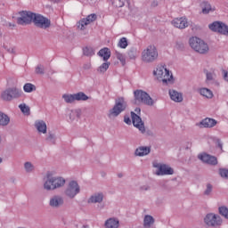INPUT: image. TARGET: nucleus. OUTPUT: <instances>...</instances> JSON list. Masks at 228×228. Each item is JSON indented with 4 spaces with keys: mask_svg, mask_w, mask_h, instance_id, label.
Instances as JSON below:
<instances>
[{
    "mask_svg": "<svg viewBox=\"0 0 228 228\" xmlns=\"http://www.w3.org/2000/svg\"><path fill=\"white\" fill-rule=\"evenodd\" d=\"M61 186H65V178L53 176L50 173L46 174V179L44 183V189L46 191H53V190L61 188Z\"/></svg>",
    "mask_w": 228,
    "mask_h": 228,
    "instance_id": "nucleus-1",
    "label": "nucleus"
},
{
    "mask_svg": "<svg viewBox=\"0 0 228 228\" xmlns=\"http://www.w3.org/2000/svg\"><path fill=\"white\" fill-rule=\"evenodd\" d=\"M131 118L128 115L124 116V122L127 124V126H131L133 124L134 127H136L142 134L145 133V123L142 120V118L136 114L134 111L130 112ZM132 118V121H131Z\"/></svg>",
    "mask_w": 228,
    "mask_h": 228,
    "instance_id": "nucleus-2",
    "label": "nucleus"
},
{
    "mask_svg": "<svg viewBox=\"0 0 228 228\" xmlns=\"http://www.w3.org/2000/svg\"><path fill=\"white\" fill-rule=\"evenodd\" d=\"M189 44L191 49L200 54H208V53H209V45H208V43L197 37H191Z\"/></svg>",
    "mask_w": 228,
    "mask_h": 228,
    "instance_id": "nucleus-3",
    "label": "nucleus"
},
{
    "mask_svg": "<svg viewBox=\"0 0 228 228\" xmlns=\"http://www.w3.org/2000/svg\"><path fill=\"white\" fill-rule=\"evenodd\" d=\"M127 109V102L124 97H118L115 100V104L112 109L109 110V118H117L120 113L126 111Z\"/></svg>",
    "mask_w": 228,
    "mask_h": 228,
    "instance_id": "nucleus-4",
    "label": "nucleus"
},
{
    "mask_svg": "<svg viewBox=\"0 0 228 228\" xmlns=\"http://www.w3.org/2000/svg\"><path fill=\"white\" fill-rule=\"evenodd\" d=\"M135 104H145V106H154V100L147 92L137 89L134 92Z\"/></svg>",
    "mask_w": 228,
    "mask_h": 228,
    "instance_id": "nucleus-5",
    "label": "nucleus"
},
{
    "mask_svg": "<svg viewBox=\"0 0 228 228\" xmlns=\"http://www.w3.org/2000/svg\"><path fill=\"white\" fill-rule=\"evenodd\" d=\"M158 48L154 45H148L142 52V61L144 63H154L156 60H158Z\"/></svg>",
    "mask_w": 228,
    "mask_h": 228,
    "instance_id": "nucleus-6",
    "label": "nucleus"
},
{
    "mask_svg": "<svg viewBox=\"0 0 228 228\" xmlns=\"http://www.w3.org/2000/svg\"><path fill=\"white\" fill-rule=\"evenodd\" d=\"M18 15L20 16L16 19V22L19 26H29L33 22L35 12L31 11H20L18 12Z\"/></svg>",
    "mask_w": 228,
    "mask_h": 228,
    "instance_id": "nucleus-7",
    "label": "nucleus"
},
{
    "mask_svg": "<svg viewBox=\"0 0 228 228\" xmlns=\"http://www.w3.org/2000/svg\"><path fill=\"white\" fill-rule=\"evenodd\" d=\"M32 22L36 28H39L40 29H49L51 28V20L44 17L42 14L34 12Z\"/></svg>",
    "mask_w": 228,
    "mask_h": 228,
    "instance_id": "nucleus-8",
    "label": "nucleus"
},
{
    "mask_svg": "<svg viewBox=\"0 0 228 228\" xmlns=\"http://www.w3.org/2000/svg\"><path fill=\"white\" fill-rule=\"evenodd\" d=\"M21 95L22 91L17 89V87H10L2 92L1 99L10 102V101H13V99H19V97H21Z\"/></svg>",
    "mask_w": 228,
    "mask_h": 228,
    "instance_id": "nucleus-9",
    "label": "nucleus"
},
{
    "mask_svg": "<svg viewBox=\"0 0 228 228\" xmlns=\"http://www.w3.org/2000/svg\"><path fill=\"white\" fill-rule=\"evenodd\" d=\"M153 74L154 76H157L158 79H162V83L165 85L174 77L170 75V70L167 69L165 66H158L156 70L153 71Z\"/></svg>",
    "mask_w": 228,
    "mask_h": 228,
    "instance_id": "nucleus-10",
    "label": "nucleus"
},
{
    "mask_svg": "<svg viewBox=\"0 0 228 228\" xmlns=\"http://www.w3.org/2000/svg\"><path fill=\"white\" fill-rule=\"evenodd\" d=\"M204 223L206 224V225H208V227H220L223 221L220 216L214 213H209L206 215L204 218Z\"/></svg>",
    "mask_w": 228,
    "mask_h": 228,
    "instance_id": "nucleus-11",
    "label": "nucleus"
},
{
    "mask_svg": "<svg viewBox=\"0 0 228 228\" xmlns=\"http://www.w3.org/2000/svg\"><path fill=\"white\" fill-rule=\"evenodd\" d=\"M80 191L81 187L79 186V183H77L76 181H71L69 183L64 194L66 197H69V199H74V197H76V195H77Z\"/></svg>",
    "mask_w": 228,
    "mask_h": 228,
    "instance_id": "nucleus-12",
    "label": "nucleus"
},
{
    "mask_svg": "<svg viewBox=\"0 0 228 228\" xmlns=\"http://www.w3.org/2000/svg\"><path fill=\"white\" fill-rule=\"evenodd\" d=\"M154 168H158L156 175H174V168L170 167L167 164H161L158 162L153 163Z\"/></svg>",
    "mask_w": 228,
    "mask_h": 228,
    "instance_id": "nucleus-13",
    "label": "nucleus"
},
{
    "mask_svg": "<svg viewBox=\"0 0 228 228\" xmlns=\"http://www.w3.org/2000/svg\"><path fill=\"white\" fill-rule=\"evenodd\" d=\"M209 29L215 33H220V35L228 36V26L222 21H214L208 25Z\"/></svg>",
    "mask_w": 228,
    "mask_h": 228,
    "instance_id": "nucleus-14",
    "label": "nucleus"
},
{
    "mask_svg": "<svg viewBox=\"0 0 228 228\" xmlns=\"http://www.w3.org/2000/svg\"><path fill=\"white\" fill-rule=\"evenodd\" d=\"M103 200H104V193L103 192H101V191L94 192L87 200V204H102Z\"/></svg>",
    "mask_w": 228,
    "mask_h": 228,
    "instance_id": "nucleus-15",
    "label": "nucleus"
},
{
    "mask_svg": "<svg viewBox=\"0 0 228 228\" xmlns=\"http://www.w3.org/2000/svg\"><path fill=\"white\" fill-rule=\"evenodd\" d=\"M64 202L65 200H63V197L54 195L50 199L49 206L54 209H58V208H61V206H63Z\"/></svg>",
    "mask_w": 228,
    "mask_h": 228,
    "instance_id": "nucleus-16",
    "label": "nucleus"
},
{
    "mask_svg": "<svg viewBox=\"0 0 228 228\" xmlns=\"http://www.w3.org/2000/svg\"><path fill=\"white\" fill-rule=\"evenodd\" d=\"M94 20H97V14H90L86 19H83L79 21L77 28L83 30L85 29V26H88V24H91V22H94Z\"/></svg>",
    "mask_w": 228,
    "mask_h": 228,
    "instance_id": "nucleus-17",
    "label": "nucleus"
},
{
    "mask_svg": "<svg viewBox=\"0 0 228 228\" xmlns=\"http://www.w3.org/2000/svg\"><path fill=\"white\" fill-rule=\"evenodd\" d=\"M172 24L175 28H178V29H184L188 28V20L186 18H176L173 20Z\"/></svg>",
    "mask_w": 228,
    "mask_h": 228,
    "instance_id": "nucleus-18",
    "label": "nucleus"
},
{
    "mask_svg": "<svg viewBox=\"0 0 228 228\" xmlns=\"http://www.w3.org/2000/svg\"><path fill=\"white\" fill-rule=\"evenodd\" d=\"M196 126H198L199 127H215V126H216V120L206 118L200 123H197Z\"/></svg>",
    "mask_w": 228,
    "mask_h": 228,
    "instance_id": "nucleus-19",
    "label": "nucleus"
},
{
    "mask_svg": "<svg viewBox=\"0 0 228 228\" xmlns=\"http://www.w3.org/2000/svg\"><path fill=\"white\" fill-rule=\"evenodd\" d=\"M151 154V146H140L135 150V156L143 157Z\"/></svg>",
    "mask_w": 228,
    "mask_h": 228,
    "instance_id": "nucleus-20",
    "label": "nucleus"
},
{
    "mask_svg": "<svg viewBox=\"0 0 228 228\" xmlns=\"http://www.w3.org/2000/svg\"><path fill=\"white\" fill-rule=\"evenodd\" d=\"M98 56L103 58V61H107L109 58H111V50L108 47H104L98 52Z\"/></svg>",
    "mask_w": 228,
    "mask_h": 228,
    "instance_id": "nucleus-21",
    "label": "nucleus"
},
{
    "mask_svg": "<svg viewBox=\"0 0 228 228\" xmlns=\"http://www.w3.org/2000/svg\"><path fill=\"white\" fill-rule=\"evenodd\" d=\"M170 99L175 102H183V94L175 90H169Z\"/></svg>",
    "mask_w": 228,
    "mask_h": 228,
    "instance_id": "nucleus-22",
    "label": "nucleus"
},
{
    "mask_svg": "<svg viewBox=\"0 0 228 228\" xmlns=\"http://www.w3.org/2000/svg\"><path fill=\"white\" fill-rule=\"evenodd\" d=\"M120 223L117 218H110L105 222V228H118Z\"/></svg>",
    "mask_w": 228,
    "mask_h": 228,
    "instance_id": "nucleus-23",
    "label": "nucleus"
},
{
    "mask_svg": "<svg viewBox=\"0 0 228 228\" xmlns=\"http://www.w3.org/2000/svg\"><path fill=\"white\" fill-rule=\"evenodd\" d=\"M35 127L39 133H43V134H45V133H47V125L43 120L36 121Z\"/></svg>",
    "mask_w": 228,
    "mask_h": 228,
    "instance_id": "nucleus-24",
    "label": "nucleus"
},
{
    "mask_svg": "<svg viewBox=\"0 0 228 228\" xmlns=\"http://www.w3.org/2000/svg\"><path fill=\"white\" fill-rule=\"evenodd\" d=\"M201 8H202V13L204 15H208V13H210V12H215V7L211 6V4L208 2H202L201 3Z\"/></svg>",
    "mask_w": 228,
    "mask_h": 228,
    "instance_id": "nucleus-25",
    "label": "nucleus"
},
{
    "mask_svg": "<svg viewBox=\"0 0 228 228\" xmlns=\"http://www.w3.org/2000/svg\"><path fill=\"white\" fill-rule=\"evenodd\" d=\"M155 219L152 216H145L143 219V227L144 228H151V225H154Z\"/></svg>",
    "mask_w": 228,
    "mask_h": 228,
    "instance_id": "nucleus-26",
    "label": "nucleus"
},
{
    "mask_svg": "<svg viewBox=\"0 0 228 228\" xmlns=\"http://www.w3.org/2000/svg\"><path fill=\"white\" fill-rule=\"evenodd\" d=\"M200 95H202L203 97H206L207 99H213V91L209 90L208 88H201L200 90Z\"/></svg>",
    "mask_w": 228,
    "mask_h": 228,
    "instance_id": "nucleus-27",
    "label": "nucleus"
},
{
    "mask_svg": "<svg viewBox=\"0 0 228 228\" xmlns=\"http://www.w3.org/2000/svg\"><path fill=\"white\" fill-rule=\"evenodd\" d=\"M69 120L74 121L77 118H81V110L77 109V110H73L70 111L69 115Z\"/></svg>",
    "mask_w": 228,
    "mask_h": 228,
    "instance_id": "nucleus-28",
    "label": "nucleus"
},
{
    "mask_svg": "<svg viewBox=\"0 0 228 228\" xmlns=\"http://www.w3.org/2000/svg\"><path fill=\"white\" fill-rule=\"evenodd\" d=\"M10 124V117L0 111V126H8Z\"/></svg>",
    "mask_w": 228,
    "mask_h": 228,
    "instance_id": "nucleus-29",
    "label": "nucleus"
},
{
    "mask_svg": "<svg viewBox=\"0 0 228 228\" xmlns=\"http://www.w3.org/2000/svg\"><path fill=\"white\" fill-rule=\"evenodd\" d=\"M23 90L27 94H31V92H35L37 90V86L31 83H27L24 85Z\"/></svg>",
    "mask_w": 228,
    "mask_h": 228,
    "instance_id": "nucleus-30",
    "label": "nucleus"
},
{
    "mask_svg": "<svg viewBox=\"0 0 228 228\" xmlns=\"http://www.w3.org/2000/svg\"><path fill=\"white\" fill-rule=\"evenodd\" d=\"M19 108L20 111L23 113V115H27V116L31 115V110L29 109V106L26 105V103L20 104Z\"/></svg>",
    "mask_w": 228,
    "mask_h": 228,
    "instance_id": "nucleus-31",
    "label": "nucleus"
},
{
    "mask_svg": "<svg viewBox=\"0 0 228 228\" xmlns=\"http://www.w3.org/2000/svg\"><path fill=\"white\" fill-rule=\"evenodd\" d=\"M212 193H213V184L207 183L206 188L203 191V195H205V197H211Z\"/></svg>",
    "mask_w": 228,
    "mask_h": 228,
    "instance_id": "nucleus-32",
    "label": "nucleus"
},
{
    "mask_svg": "<svg viewBox=\"0 0 228 228\" xmlns=\"http://www.w3.org/2000/svg\"><path fill=\"white\" fill-rule=\"evenodd\" d=\"M75 95V101H88V96L85 94L83 92H79L77 94H74Z\"/></svg>",
    "mask_w": 228,
    "mask_h": 228,
    "instance_id": "nucleus-33",
    "label": "nucleus"
},
{
    "mask_svg": "<svg viewBox=\"0 0 228 228\" xmlns=\"http://www.w3.org/2000/svg\"><path fill=\"white\" fill-rule=\"evenodd\" d=\"M62 99H64L65 102L68 104H72V102L76 101V96L75 94H63Z\"/></svg>",
    "mask_w": 228,
    "mask_h": 228,
    "instance_id": "nucleus-34",
    "label": "nucleus"
},
{
    "mask_svg": "<svg viewBox=\"0 0 228 228\" xmlns=\"http://www.w3.org/2000/svg\"><path fill=\"white\" fill-rule=\"evenodd\" d=\"M110 65H111V63L104 62L98 68L97 71L101 72V74H104V72L110 69Z\"/></svg>",
    "mask_w": 228,
    "mask_h": 228,
    "instance_id": "nucleus-35",
    "label": "nucleus"
},
{
    "mask_svg": "<svg viewBox=\"0 0 228 228\" xmlns=\"http://www.w3.org/2000/svg\"><path fill=\"white\" fill-rule=\"evenodd\" d=\"M137 53L138 52H137L136 48L132 47L128 50L127 55L130 58V60H135Z\"/></svg>",
    "mask_w": 228,
    "mask_h": 228,
    "instance_id": "nucleus-36",
    "label": "nucleus"
},
{
    "mask_svg": "<svg viewBox=\"0 0 228 228\" xmlns=\"http://www.w3.org/2000/svg\"><path fill=\"white\" fill-rule=\"evenodd\" d=\"M46 142H49L50 143H53V145H54L56 143V134L49 132L48 135L46 136Z\"/></svg>",
    "mask_w": 228,
    "mask_h": 228,
    "instance_id": "nucleus-37",
    "label": "nucleus"
},
{
    "mask_svg": "<svg viewBox=\"0 0 228 228\" xmlns=\"http://www.w3.org/2000/svg\"><path fill=\"white\" fill-rule=\"evenodd\" d=\"M207 165H211L212 167L218 165V159H216V157L213 155H210V157H208V161L207 162Z\"/></svg>",
    "mask_w": 228,
    "mask_h": 228,
    "instance_id": "nucleus-38",
    "label": "nucleus"
},
{
    "mask_svg": "<svg viewBox=\"0 0 228 228\" xmlns=\"http://www.w3.org/2000/svg\"><path fill=\"white\" fill-rule=\"evenodd\" d=\"M118 45L121 48V49H126V47H127L128 43H127V38L126 37H121L118 43Z\"/></svg>",
    "mask_w": 228,
    "mask_h": 228,
    "instance_id": "nucleus-39",
    "label": "nucleus"
},
{
    "mask_svg": "<svg viewBox=\"0 0 228 228\" xmlns=\"http://www.w3.org/2000/svg\"><path fill=\"white\" fill-rule=\"evenodd\" d=\"M218 174L222 179H228V169L221 167L218 170Z\"/></svg>",
    "mask_w": 228,
    "mask_h": 228,
    "instance_id": "nucleus-40",
    "label": "nucleus"
},
{
    "mask_svg": "<svg viewBox=\"0 0 228 228\" xmlns=\"http://www.w3.org/2000/svg\"><path fill=\"white\" fill-rule=\"evenodd\" d=\"M218 210H219V214L221 215V216H224V218H226V220H228V208H227V207H219Z\"/></svg>",
    "mask_w": 228,
    "mask_h": 228,
    "instance_id": "nucleus-41",
    "label": "nucleus"
},
{
    "mask_svg": "<svg viewBox=\"0 0 228 228\" xmlns=\"http://www.w3.org/2000/svg\"><path fill=\"white\" fill-rule=\"evenodd\" d=\"M205 74L207 76V81H215V77H216V74H215V71L209 72L208 70H205Z\"/></svg>",
    "mask_w": 228,
    "mask_h": 228,
    "instance_id": "nucleus-42",
    "label": "nucleus"
},
{
    "mask_svg": "<svg viewBox=\"0 0 228 228\" xmlns=\"http://www.w3.org/2000/svg\"><path fill=\"white\" fill-rule=\"evenodd\" d=\"M24 168H25L26 172H28L29 174V173L33 172V170H35V166H33V164H31V162H25Z\"/></svg>",
    "mask_w": 228,
    "mask_h": 228,
    "instance_id": "nucleus-43",
    "label": "nucleus"
},
{
    "mask_svg": "<svg viewBox=\"0 0 228 228\" xmlns=\"http://www.w3.org/2000/svg\"><path fill=\"white\" fill-rule=\"evenodd\" d=\"M116 57L118 60H119L123 66L126 65V57L124 56V54L116 51Z\"/></svg>",
    "mask_w": 228,
    "mask_h": 228,
    "instance_id": "nucleus-44",
    "label": "nucleus"
},
{
    "mask_svg": "<svg viewBox=\"0 0 228 228\" xmlns=\"http://www.w3.org/2000/svg\"><path fill=\"white\" fill-rule=\"evenodd\" d=\"M211 155L207 154V153H202L200 155L198 156L199 159H200L203 163H208L209 157Z\"/></svg>",
    "mask_w": 228,
    "mask_h": 228,
    "instance_id": "nucleus-45",
    "label": "nucleus"
},
{
    "mask_svg": "<svg viewBox=\"0 0 228 228\" xmlns=\"http://www.w3.org/2000/svg\"><path fill=\"white\" fill-rule=\"evenodd\" d=\"M83 53L85 56H94V50L92 48L85 47Z\"/></svg>",
    "mask_w": 228,
    "mask_h": 228,
    "instance_id": "nucleus-46",
    "label": "nucleus"
},
{
    "mask_svg": "<svg viewBox=\"0 0 228 228\" xmlns=\"http://www.w3.org/2000/svg\"><path fill=\"white\" fill-rule=\"evenodd\" d=\"M161 188L164 190V191H172V190H174V186L167 184V183H162Z\"/></svg>",
    "mask_w": 228,
    "mask_h": 228,
    "instance_id": "nucleus-47",
    "label": "nucleus"
},
{
    "mask_svg": "<svg viewBox=\"0 0 228 228\" xmlns=\"http://www.w3.org/2000/svg\"><path fill=\"white\" fill-rule=\"evenodd\" d=\"M45 68H44V66L42 65V64H39V65H37V67L36 68V74H41V75H44V74H45Z\"/></svg>",
    "mask_w": 228,
    "mask_h": 228,
    "instance_id": "nucleus-48",
    "label": "nucleus"
},
{
    "mask_svg": "<svg viewBox=\"0 0 228 228\" xmlns=\"http://www.w3.org/2000/svg\"><path fill=\"white\" fill-rule=\"evenodd\" d=\"M175 47H176V49H178V51H183V49H184V43H183V41H176Z\"/></svg>",
    "mask_w": 228,
    "mask_h": 228,
    "instance_id": "nucleus-49",
    "label": "nucleus"
},
{
    "mask_svg": "<svg viewBox=\"0 0 228 228\" xmlns=\"http://www.w3.org/2000/svg\"><path fill=\"white\" fill-rule=\"evenodd\" d=\"M222 74H223V79L228 83V71L225 69H222Z\"/></svg>",
    "mask_w": 228,
    "mask_h": 228,
    "instance_id": "nucleus-50",
    "label": "nucleus"
},
{
    "mask_svg": "<svg viewBox=\"0 0 228 228\" xmlns=\"http://www.w3.org/2000/svg\"><path fill=\"white\" fill-rule=\"evenodd\" d=\"M91 68L92 65L90 63L84 64L83 66V69H85V70H90Z\"/></svg>",
    "mask_w": 228,
    "mask_h": 228,
    "instance_id": "nucleus-51",
    "label": "nucleus"
},
{
    "mask_svg": "<svg viewBox=\"0 0 228 228\" xmlns=\"http://www.w3.org/2000/svg\"><path fill=\"white\" fill-rule=\"evenodd\" d=\"M4 49L7 50V52L11 53V54H15V49L13 48H7L6 46H4Z\"/></svg>",
    "mask_w": 228,
    "mask_h": 228,
    "instance_id": "nucleus-52",
    "label": "nucleus"
},
{
    "mask_svg": "<svg viewBox=\"0 0 228 228\" xmlns=\"http://www.w3.org/2000/svg\"><path fill=\"white\" fill-rule=\"evenodd\" d=\"M216 144H217V147H219V149H223V143H222V141L220 139H217L216 140Z\"/></svg>",
    "mask_w": 228,
    "mask_h": 228,
    "instance_id": "nucleus-53",
    "label": "nucleus"
},
{
    "mask_svg": "<svg viewBox=\"0 0 228 228\" xmlns=\"http://www.w3.org/2000/svg\"><path fill=\"white\" fill-rule=\"evenodd\" d=\"M141 190L144 191H147L148 190H151V187L147 186V185H144V186H142L141 187Z\"/></svg>",
    "mask_w": 228,
    "mask_h": 228,
    "instance_id": "nucleus-54",
    "label": "nucleus"
},
{
    "mask_svg": "<svg viewBox=\"0 0 228 228\" xmlns=\"http://www.w3.org/2000/svg\"><path fill=\"white\" fill-rule=\"evenodd\" d=\"M119 4L117 5L118 6V8H122V6H124V2H122V0H118Z\"/></svg>",
    "mask_w": 228,
    "mask_h": 228,
    "instance_id": "nucleus-55",
    "label": "nucleus"
},
{
    "mask_svg": "<svg viewBox=\"0 0 228 228\" xmlns=\"http://www.w3.org/2000/svg\"><path fill=\"white\" fill-rule=\"evenodd\" d=\"M134 111H135V113H137L138 115H140V113L142 112V109H140V108H135Z\"/></svg>",
    "mask_w": 228,
    "mask_h": 228,
    "instance_id": "nucleus-56",
    "label": "nucleus"
},
{
    "mask_svg": "<svg viewBox=\"0 0 228 228\" xmlns=\"http://www.w3.org/2000/svg\"><path fill=\"white\" fill-rule=\"evenodd\" d=\"M151 6L156 7L158 6V1H153Z\"/></svg>",
    "mask_w": 228,
    "mask_h": 228,
    "instance_id": "nucleus-57",
    "label": "nucleus"
},
{
    "mask_svg": "<svg viewBox=\"0 0 228 228\" xmlns=\"http://www.w3.org/2000/svg\"><path fill=\"white\" fill-rule=\"evenodd\" d=\"M118 177H119V179L124 177V174H122V173L118 174Z\"/></svg>",
    "mask_w": 228,
    "mask_h": 228,
    "instance_id": "nucleus-58",
    "label": "nucleus"
},
{
    "mask_svg": "<svg viewBox=\"0 0 228 228\" xmlns=\"http://www.w3.org/2000/svg\"><path fill=\"white\" fill-rule=\"evenodd\" d=\"M147 134H149V136H152L153 135L151 131H147Z\"/></svg>",
    "mask_w": 228,
    "mask_h": 228,
    "instance_id": "nucleus-59",
    "label": "nucleus"
},
{
    "mask_svg": "<svg viewBox=\"0 0 228 228\" xmlns=\"http://www.w3.org/2000/svg\"><path fill=\"white\" fill-rule=\"evenodd\" d=\"M11 181H12V183H15V178L12 177Z\"/></svg>",
    "mask_w": 228,
    "mask_h": 228,
    "instance_id": "nucleus-60",
    "label": "nucleus"
},
{
    "mask_svg": "<svg viewBox=\"0 0 228 228\" xmlns=\"http://www.w3.org/2000/svg\"><path fill=\"white\" fill-rule=\"evenodd\" d=\"M53 3H59L60 0H52Z\"/></svg>",
    "mask_w": 228,
    "mask_h": 228,
    "instance_id": "nucleus-61",
    "label": "nucleus"
},
{
    "mask_svg": "<svg viewBox=\"0 0 228 228\" xmlns=\"http://www.w3.org/2000/svg\"><path fill=\"white\" fill-rule=\"evenodd\" d=\"M9 26H12V28H15V24L12 25V23H10Z\"/></svg>",
    "mask_w": 228,
    "mask_h": 228,
    "instance_id": "nucleus-62",
    "label": "nucleus"
},
{
    "mask_svg": "<svg viewBox=\"0 0 228 228\" xmlns=\"http://www.w3.org/2000/svg\"><path fill=\"white\" fill-rule=\"evenodd\" d=\"M0 163H3V159L2 158H0Z\"/></svg>",
    "mask_w": 228,
    "mask_h": 228,
    "instance_id": "nucleus-63",
    "label": "nucleus"
}]
</instances>
